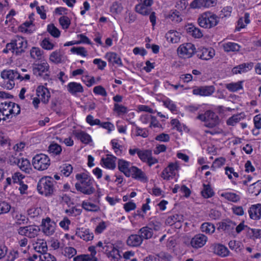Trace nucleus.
Instances as JSON below:
<instances>
[{
	"instance_id": "obj_46",
	"label": "nucleus",
	"mask_w": 261,
	"mask_h": 261,
	"mask_svg": "<svg viewBox=\"0 0 261 261\" xmlns=\"http://www.w3.org/2000/svg\"><path fill=\"white\" fill-rule=\"evenodd\" d=\"M168 17L172 21H174L175 22H179L182 20L181 13L177 10H171Z\"/></svg>"
},
{
	"instance_id": "obj_18",
	"label": "nucleus",
	"mask_w": 261,
	"mask_h": 261,
	"mask_svg": "<svg viewBox=\"0 0 261 261\" xmlns=\"http://www.w3.org/2000/svg\"><path fill=\"white\" fill-rule=\"evenodd\" d=\"M215 54V50L213 48H202L197 51V56L202 60H208L212 58Z\"/></svg>"
},
{
	"instance_id": "obj_36",
	"label": "nucleus",
	"mask_w": 261,
	"mask_h": 261,
	"mask_svg": "<svg viewBox=\"0 0 261 261\" xmlns=\"http://www.w3.org/2000/svg\"><path fill=\"white\" fill-rule=\"evenodd\" d=\"M252 67L251 63H243L233 68L232 72L234 74L241 73L247 71Z\"/></svg>"
},
{
	"instance_id": "obj_50",
	"label": "nucleus",
	"mask_w": 261,
	"mask_h": 261,
	"mask_svg": "<svg viewBox=\"0 0 261 261\" xmlns=\"http://www.w3.org/2000/svg\"><path fill=\"white\" fill-rule=\"evenodd\" d=\"M203 189L201 191V194L203 197L205 198H208L212 197L214 192H213L212 189L211 188L210 185H206L205 184H203Z\"/></svg>"
},
{
	"instance_id": "obj_41",
	"label": "nucleus",
	"mask_w": 261,
	"mask_h": 261,
	"mask_svg": "<svg viewBox=\"0 0 261 261\" xmlns=\"http://www.w3.org/2000/svg\"><path fill=\"white\" fill-rule=\"evenodd\" d=\"M30 55L34 60H39L42 58L43 51L37 47H33L30 50Z\"/></svg>"
},
{
	"instance_id": "obj_44",
	"label": "nucleus",
	"mask_w": 261,
	"mask_h": 261,
	"mask_svg": "<svg viewBox=\"0 0 261 261\" xmlns=\"http://www.w3.org/2000/svg\"><path fill=\"white\" fill-rule=\"evenodd\" d=\"M242 82L231 83L225 85V87L231 92H236L243 88Z\"/></svg>"
},
{
	"instance_id": "obj_52",
	"label": "nucleus",
	"mask_w": 261,
	"mask_h": 261,
	"mask_svg": "<svg viewBox=\"0 0 261 261\" xmlns=\"http://www.w3.org/2000/svg\"><path fill=\"white\" fill-rule=\"evenodd\" d=\"M40 46L46 50H51L55 45L50 42L49 38H45L40 43Z\"/></svg>"
},
{
	"instance_id": "obj_15",
	"label": "nucleus",
	"mask_w": 261,
	"mask_h": 261,
	"mask_svg": "<svg viewBox=\"0 0 261 261\" xmlns=\"http://www.w3.org/2000/svg\"><path fill=\"white\" fill-rule=\"evenodd\" d=\"M36 95L44 103L48 102L50 94L47 88L43 86H38L36 89Z\"/></svg>"
},
{
	"instance_id": "obj_22",
	"label": "nucleus",
	"mask_w": 261,
	"mask_h": 261,
	"mask_svg": "<svg viewBox=\"0 0 261 261\" xmlns=\"http://www.w3.org/2000/svg\"><path fill=\"white\" fill-rule=\"evenodd\" d=\"M76 235L84 241H89L93 239V233L88 228H81L77 229Z\"/></svg>"
},
{
	"instance_id": "obj_45",
	"label": "nucleus",
	"mask_w": 261,
	"mask_h": 261,
	"mask_svg": "<svg viewBox=\"0 0 261 261\" xmlns=\"http://www.w3.org/2000/svg\"><path fill=\"white\" fill-rule=\"evenodd\" d=\"M176 34H178L176 32L171 30L166 34V37L168 41L171 42L172 43H176L179 42V37L176 35Z\"/></svg>"
},
{
	"instance_id": "obj_28",
	"label": "nucleus",
	"mask_w": 261,
	"mask_h": 261,
	"mask_svg": "<svg viewBox=\"0 0 261 261\" xmlns=\"http://www.w3.org/2000/svg\"><path fill=\"white\" fill-rule=\"evenodd\" d=\"M151 151L149 150H141L138 148L132 149V155L137 153L140 159L143 162H146Z\"/></svg>"
},
{
	"instance_id": "obj_37",
	"label": "nucleus",
	"mask_w": 261,
	"mask_h": 261,
	"mask_svg": "<svg viewBox=\"0 0 261 261\" xmlns=\"http://www.w3.org/2000/svg\"><path fill=\"white\" fill-rule=\"evenodd\" d=\"M248 191L254 196H257L261 192V180H258L250 185Z\"/></svg>"
},
{
	"instance_id": "obj_14",
	"label": "nucleus",
	"mask_w": 261,
	"mask_h": 261,
	"mask_svg": "<svg viewBox=\"0 0 261 261\" xmlns=\"http://www.w3.org/2000/svg\"><path fill=\"white\" fill-rule=\"evenodd\" d=\"M207 241V237L201 233L195 235L191 241V246L195 248L203 247Z\"/></svg>"
},
{
	"instance_id": "obj_2",
	"label": "nucleus",
	"mask_w": 261,
	"mask_h": 261,
	"mask_svg": "<svg viewBox=\"0 0 261 261\" xmlns=\"http://www.w3.org/2000/svg\"><path fill=\"white\" fill-rule=\"evenodd\" d=\"M54 179L49 176L41 178L37 184V190L39 193L45 196L53 194L55 190Z\"/></svg>"
},
{
	"instance_id": "obj_23",
	"label": "nucleus",
	"mask_w": 261,
	"mask_h": 261,
	"mask_svg": "<svg viewBox=\"0 0 261 261\" xmlns=\"http://www.w3.org/2000/svg\"><path fill=\"white\" fill-rule=\"evenodd\" d=\"M66 57L60 50H56L50 55L49 60L54 63L59 64L65 61Z\"/></svg>"
},
{
	"instance_id": "obj_49",
	"label": "nucleus",
	"mask_w": 261,
	"mask_h": 261,
	"mask_svg": "<svg viewBox=\"0 0 261 261\" xmlns=\"http://www.w3.org/2000/svg\"><path fill=\"white\" fill-rule=\"evenodd\" d=\"M47 31L55 38H58L60 36V31L54 24H49L47 25Z\"/></svg>"
},
{
	"instance_id": "obj_59",
	"label": "nucleus",
	"mask_w": 261,
	"mask_h": 261,
	"mask_svg": "<svg viewBox=\"0 0 261 261\" xmlns=\"http://www.w3.org/2000/svg\"><path fill=\"white\" fill-rule=\"evenodd\" d=\"M15 218L16 220V223L18 225L26 224L29 221V219L27 218L24 215L22 214L16 215Z\"/></svg>"
},
{
	"instance_id": "obj_61",
	"label": "nucleus",
	"mask_w": 261,
	"mask_h": 261,
	"mask_svg": "<svg viewBox=\"0 0 261 261\" xmlns=\"http://www.w3.org/2000/svg\"><path fill=\"white\" fill-rule=\"evenodd\" d=\"M71 51L83 57H86L87 55V51L83 47H73L71 48Z\"/></svg>"
},
{
	"instance_id": "obj_4",
	"label": "nucleus",
	"mask_w": 261,
	"mask_h": 261,
	"mask_svg": "<svg viewBox=\"0 0 261 261\" xmlns=\"http://www.w3.org/2000/svg\"><path fill=\"white\" fill-rule=\"evenodd\" d=\"M219 21V18L211 12L201 14L198 19L199 25L204 28H211L216 26Z\"/></svg>"
},
{
	"instance_id": "obj_55",
	"label": "nucleus",
	"mask_w": 261,
	"mask_h": 261,
	"mask_svg": "<svg viewBox=\"0 0 261 261\" xmlns=\"http://www.w3.org/2000/svg\"><path fill=\"white\" fill-rule=\"evenodd\" d=\"M10 204L5 201L0 202V215L8 213L11 210Z\"/></svg>"
},
{
	"instance_id": "obj_51",
	"label": "nucleus",
	"mask_w": 261,
	"mask_h": 261,
	"mask_svg": "<svg viewBox=\"0 0 261 261\" xmlns=\"http://www.w3.org/2000/svg\"><path fill=\"white\" fill-rule=\"evenodd\" d=\"M248 229L247 234L250 238L258 239L261 238V229L249 228Z\"/></svg>"
},
{
	"instance_id": "obj_6",
	"label": "nucleus",
	"mask_w": 261,
	"mask_h": 261,
	"mask_svg": "<svg viewBox=\"0 0 261 261\" xmlns=\"http://www.w3.org/2000/svg\"><path fill=\"white\" fill-rule=\"evenodd\" d=\"M16 70L5 69L1 72V76L5 82L4 87L7 89L11 90L15 86L14 80H16Z\"/></svg>"
},
{
	"instance_id": "obj_26",
	"label": "nucleus",
	"mask_w": 261,
	"mask_h": 261,
	"mask_svg": "<svg viewBox=\"0 0 261 261\" xmlns=\"http://www.w3.org/2000/svg\"><path fill=\"white\" fill-rule=\"evenodd\" d=\"M184 221V216L182 215L179 214H175L173 215L169 216L166 220V224L172 225L174 224H176V223H178L179 224H177V226L178 227H180L181 225L180 223Z\"/></svg>"
},
{
	"instance_id": "obj_60",
	"label": "nucleus",
	"mask_w": 261,
	"mask_h": 261,
	"mask_svg": "<svg viewBox=\"0 0 261 261\" xmlns=\"http://www.w3.org/2000/svg\"><path fill=\"white\" fill-rule=\"evenodd\" d=\"M0 144L2 146H9L10 145L9 138L2 132H0Z\"/></svg>"
},
{
	"instance_id": "obj_3",
	"label": "nucleus",
	"mask_w": 261,
	"mask_h": 261,
	"mask_svg": "<svg viewBox=\"0 0 261 261\" xmlns=\"http://www.w3.org/2000/svg\"><path fill=\"white\" fill-rule=\"evenodd\" d=\"M197 119L204 122V126L213 128L220 123L219 118L217 114L211 110H207L204 114H199Z\"/></svg>"
},
{
	"instance_id": "obj_43",
	"label": "nucleus",
	"mask_w": 261,
	"mask_h": 261,
	"mask_svg": "<svg viewBox=\"0 0 261 261\" xmlns=\"http://www.w3.org/2000/svg\"><path fill=\"white\" fill-rule=\"evenodd\" d=\"M201 231L203 232L211 234L214 232L215 227L212 223L205 222L201 225Z\"/></svg>"
},
{
	"instance_id": "obj_38",
	"label": "nucleus",
	"mask_w": 261,
	"mask_h": 261,
	"mask_svg": "<svg viewBox=\"0 0 261 261\" xmlns=\"http://www.w3.org/2000/svg\"><path fill=\"white\" fill-rule=\"evenodd\" d=\"M62 151V147L59 144L55 142L50 143L48 148V151L53 155H60Z\"/></svg>"
},
{
	"instance_id": "obj_21",
	"label": "nucleus",
	"mask_w": 261,
	"mask_h": 261,
	"mask_svg": "<svg viewBox=\"0 0 261 261\" xmlns=\"http://www.w3.org/2000/svg\"><path fill=\"white\" fill-rule=\"evenodd\" d=\"M249 217L253 220H259L261 218V204L251 205L248 210Z\"/></svg>"
},
{
	"instance_id": "obj_24",
	"label": "nucleus",
	"mask_w": 261,
	"mask_h": 261,
	"mask_svg": "<svg viewBox=\"0 0 261 261\" xmlns=\"http://www.w3.org/2000/svg\"><path fill=\"white\" fill-rule=\"evenodd\" d=\"M213 252L215 254L221 256L226 257L229 255V251L226 247L221 244H214L212 246Z\"/></svg>"
},
{
	"instance_id": "obj_9",
	"label": "nucleus",
	"mask_w": 261,
	"mask_h": 261,
	"mask_svg": "<svg viewBox=\"0 0 261 261\" xmlns=\"http://www.w3.org/2000/svg\"><path fill=\"white\" fill-rule=\"evenodd\" d=\"M43 232L47 236H52L55 232L56 224L50 218L43 219L41 222Z\"/></svg>"
},
{
	"instance_id": "obj_62",
	"label": "nucleus",
	"mask_w": 261,
	"mask_h": 261,
	"mask_svg": "<svg viewBox=\"0 0 261 261\" xmlns=\"http://www.w3.org/2000/svg\"><path fill=\"white\" fill-rule=\"evenodd\" d=\"M143 239L140 235L132 234V246H138L142 242Z\"/></svg>"
},
{
	"instance_id": "obj_47",
	"label": "nucleus",
	"mask_w": 261,
	"mask_h": 261,
	"mask_svg": "<svg viewBox=\"0 0 261 261\" xmlns=\"http://www.w3.org/2000/svg\"><path fill=\"white\" fill-rule=\"evenodd\" d=\"M140 236L142 239H148L152 236V231L148 227H144L140 229Z\"/></svg>"
},
{
	"instance_id": "obj_53",
	"label": "nucleus",
	"mask_w": 261,
	"mask_h": 261,
	"mask_svg": "<svg viewBox=\"0 0 261 261\" xmlns=\"http://www.w3.org/2000/svg\"><path fill=\"white\" fill-rule=\"evenodd\" d=\"M61 172L65 176H68L72 172L73 168L70 164H64L60 167Z\"/></svg>"
},
{
	"instance_id": "obj_58",
	"label": "nucleus",
	"mask_w": 261,
	"mask_h": 261,
	"mask_svg": "<svg viewBox=\"0 0 261 261\" xmlns=\"http://www.w3.org/2000/svg\"><path fill=\"white\" fill-rule=\"evenodd\" d=\"M82 209L78 208L76 207H72L65 210V213L69 216H76L80 215L82 213Z\"/></svg>"
},
{
	"instance_id": "obj_54",
	"label": "nucleus",
	"mask_w": 261,
	"mask_h": 261,
	"mask_svg": "<svg viewBox=\"0 0 261 261\" xmlns=\"http://www.w3.org/2000/svg\"><path fill=\"white\" fill-rule=\"evenodd\" d=\"M59 23L64 29H67L70 24V19L66 16H63L59 18Z\"/></svg>"
},
{
	"instance_id": "obj_48",
	"label": "nucleus",
	"mask_w": 261,
	"mask_h": 261,
	"mask_svg": "<svg viewBox=\"0 0 261 261\" xmlns=\"http://www.w3.org/2000/svg\"><path fill=\"white\" fill-rule=\"evenodd\" d=\"M136 11L143 15H147L150 14L151 9L148 7H146L144 5L138 4L135 7Z\"/></svg>"
},
{
	"instance_id": "obj_11",
	"label": "nucleus",
	"mask_w": 261,
	"mask_h": 261,
	"mask_svg": "<svg viewBox=\"0 0 261 261\" xmlns=\"http://www.w3.org/2000/svg\"><path fill=\"white\" fill-rule=\"evenodd\" d=\"M13 42L15 49V55H19L25 51L28 45V42L25 39L17 36L13 39Z\"/></svg>"
},
{
	"instance_id": "obj_33",
	"label": "nucleus",
	"mask_w": 261,
	"mask_h": 261,
	"mask_svg": "<svg viewBox=\"0 0 261 261\" xmlns=\"http://www.w3.org/2000/svg\"><path fill=\"white\" fill-rule=\"evenodd\" d=\"M106 58L109 63L113 65H121V61L119 56L115 53H108L106 55Z\"/></svg>"
},
{
	"instance_id": "obj_42",
	"label": "nucleus",
	"mask_w": 261,
	"mask_h": 261,
	"mask_svg": "<svg viewBox=\"0 0 261 261\" xmlns=\"http://www.w3.org/2000/svg\"><path fill=\"white\" fill-rule=\"evenodd\" d=\"M221 196L233 202H237L240 200V197L239 195L231 192L223 193L221 194Z\"/></svg>"
},
{
	"instance_id": "obj_7",
	"label": "nucleus",
	"mask_w": 261,
	"mask_h": 261,
	"mask_svg": "<svg viewBox=\"0 0 261 261\" xmlns=\"http://www.w3.org/2000/svg\"><path fill=\"white\" fill-rule=\"evenodd\" d=\"M195 52L196 48L191 43L181 44L177 48L178 54L184 58H191Z\"/></svg>"
},
{
	"instance_id": "obj_27",
	"label": "nucleus",
	"mask_w": 261,
	"mask_h": 261,
	"mask_svg": "<svg viewBox=\"0 0 261 261\" xmlns=\"http://www.w3.org/2000/svg\"><path fill=\"white\" fill-rule=\"evenodd\" d=\"M68 91L72 95H75L77 93H82L84 89L82 85L76 82H70L67 86Z\"/></svg>"
},
{
	"instance_id": "obj_12",
	"label": "nucleus",
	"mask_w": 261,
	"mask_h": 261,
	"mask_svg": "<svg viewBox=\"0 0 261 261\" xmlns=\"http://www.w3.org/2000/svg\"><path fill=\"white\" fill-rule=\"evenodd\" d=\"M215 88L213 86H206L196 87L193 90V94L202 96L211 95L215 91Z\"/></svg>"
},
{
	"instance_id": "obj_35",
	"label": "nucleus",
	"mask_w": 261,
	"mask_h": 261,
	"mask_svg": "<svg viewBox=\"0 0 261 261\" xmlns=\"http://www.w3.org/2000/svg\"><path fill=\"white\" fill-rule=\"evenodd\" d=\"M250 23L249 14L245 13L244 17H241L238 21V26L236 30L240 31L241 29L245 28L246 25Z\"/></svg>"
},
{
	"instance_id": "obj_39",
	"label": "nucleus",
	"mask_w": 261,
	"mask_h": 261,
	"mask_svg": "<svg viewBox=\"0 0 261 261\" xmlns=\"http://www.w3.org/2000/svg\"><path fill=\"white\" fill-rule=\"evenodd\" d=\"M82 206L85 210L89 212H96L100 210V207L98 205L85 201L82 202Z\"/></svg>"
},
{
	"instance_id": "obj_5",
	"label": "nucleus",
	"mask_w": 261,
	"mask_h": 261,
	"mask_svg": "<svg viewBox=\"0 0 261 261\" xmlns=\"http://www.w3.org/2000/svg\"><path fill=\"white\" fill-rule=\"evenodd\" d=\"M32 164L35 169L43 171L47 169L50 166V160L47 155L40 153L33 158Z\"/></svg>"
},
{
	"instance_id": "obj_40",
	"label": "nucleus",
	"mask_w": 261,
	"mask_h": 261,
	"mask_svg": "<svg viewBox=\"0 0 261 261\" xmlns=\"http://www.w3.org/2000/svg\"><path fill=\"white\" fill-rule=\"evenodd\" d=\"M26 72H27V69L23 68L16 70V80L20 81H29L30 79V75L28 73H25Z\"/></svg>"
},
{
	"instance_id": "obj_32",
	"label": "nucleus",
	"mask_w": 261,
	"mask_h": 261,
	"mask_svg": "<svg viewBox=\"0 0 261 261\" xmlns=\"http://www.w3.org/2000/svg\"><path fill=\"white\" fill-rule=\"evenodd\" d=\"M128 162L123 160H119L118 165V169L127 177L130 176V171L128 169Z\"/></svg>"
},
{
	"instance_id": "obj_17",
	"label": "nucleus",
	"mask_w": 261,
	"mask_h": 261,
	"mask_svg": "<svg viewBox=\"0 0 261 261\" xmlns=\"http://www.w3.org/2000/svg\"><path fill=\"white\" fill-rule=\"evenodd\" d=\"M12 102L4 101L0 103V113L4 116L1 120H6L9 118L11 115V106Z\"/></svg>"
},
{
	"instance_id": "obj_10",
	"label": "nucleus",
	"mask_w": 261,
	"mask_h": 261,
	"mask_svg": "<svg viewBox=\"0 0 261 261\" xmlns=\"http://www.w3.org/2000/svg\"><path fill=\"white\" fill-rule=\"evenodd\" d=\"M49 69V65L46 62H44L40 64H34L33 67V72L34 74L36 76H43V79L47 80L48 79L49 75L48 74L45 73L43 74L48 71Z\"/></svg>"
},
{
	"instance_id": "obj_20",
	"label": "nucleus",
	"mask_w": 261,
	"mask_h": 261,
	"mask_svg": "<svg viewBox=\"0 0 261 261\" xmlns=\"http://www.w3.org/2000/svg\"><path fill=\"white\" fill-rule=\"evenodd\" d=\"M177 165L170 163L167 167L165 168L162 172L161 177L165 180H169L170 177L175 174V171L177 168Z\"/></svg>"
},
{
	"instance_id": "obj_31",
	"label": "nucleus",
	"mask_w": 261,
	"mask_h": 261,
	"mask_svg": "<svg viewBox=\"0 0 261 261\" xmlns=\"http://www.w3.org/2000/svg\"><path fill=\"white\" fill-rule=\"evenodd\" d=\"M245 117V115L243 113L233 115L227 119L226 124L228 125L234 126L236 123L244 119Z\"/></svg>"
},
{
	"instance_id": "obj_8",
	"label": "nucleus",
	"mask_w": 261,
	"mask_h": 261,
	"mask_svg": "<svg viewBox=\"0 0 261 261\" xmlns=\"http://www.w3.org/2000/svg\"><path fill=\"white\" fill-rule=\"evenodd\" d=\"M40 230L38 226L32 225L20 227L17 231L20 235L24 236L30 238H34L38 236Z\"/></svg>"
},
{
	"instance_id": "obj_30",
	"label": "nucleus",
	"mask_w": 261,
	"mask_h": 261,
	"mask_svg": "<svg viewBox=\"0 0 261 261\" xmlns=\"http://www.w3.org/2000/svg\"><path fill=\"white\" fill-rule=\"evenodd\" d=\"M222 46L224 50L227 53L238 51L241 47L238 44L231 42L223 43Z\"/></svg>"
},
{
	"instance_id": "obj_29",
	"label": "nucleus",
	"mask_w": 261,
	"mask_h": 261,
	"mask_svg": "<svg viewBox=\"0 0 261 261\" xmlns=\"http://www.w3.org/2000/svg\"><path fill=\"white\" fill-rule=\"evenodd\" d=\"M18 166L26 173L30 174L32 171V168L29 160L27 159L21 158L20 161H18Z\"/></svg>"
},
{
	"instance_id": "obj_63",
	"label": "nucleus",
	"mask_w": 261,
	"mask_h": 261,
	"mask_svg": "<svg viewBox=\"0 0 261 261\" xmlns=\"http://www.w3.org/2000/svg\"><path fill=\"white\" fill-rule=\"evenodd\" d=\"M232 11V7L230 6H227L224 7L221 11L220 14V17H219L223 18L224 17H227L230 16Z\"/></svg>"
},
{
	"instance_id": "obj_64",
	"label": "nucleus",
	"mask_w": 261,
	"mask_h": 261,
	"mask_svg": "<svg viewBox=\"0 0 261 261\" xmlns=\"http://www.w3.org/2000/svg\"><path fill=\"white\" fill-rule=\"evenodd\" d=\"M40 258L41 261H56V258L54 255L47 252L41 255Z\"/></svg>"
},
{
	"instance_id": "obj_57",
	"label": "nucleus",
	"mask_w": 261,
	"mask_h": 261,
	"mask_svg": "<svg viewBox=\"0 0 261 261\" xmlns=\"http://www.w3.org/2000/svg\"><path fill=\"white\" fill-rule=\"evenodd\" d=\"M188 3L186 0H178L177 1L175 7L176 10L180 13L184 11L188 6Z\"/></svg>"
},
{
	"instance_id": "obj_16",
	"label": "nucleus",
	"mask_w": 261,
	"mask_h": 261,
	"mask_svg": "<svg viewBox=\"0 0 261 261\" xmlns=\"http://www.w3.org/2000/svg\"><path fill=\"white\" fill-rule=\"evenodd\" d=\"M216 4V0H194L191 4L192 8L200 9L214 6Z\"/></svg>"
},
{
	"instance_id": "obj_13",
	"label": "nucleus",
	"mask_w": 261,
	"mask_h": 261,
	"mask_svg": "<svg viewBox=\"0 0 261 261\" xmlns=\"http://www.w3.org/2000/svg\"><path fill=\"white\" fill-rule=\"evenodd\" d=\"M132 177L142 182H147L148 177L145 173L139 168L132 166Z\"/></svg>"
},
{
	"instance_id": "obj_25",
	"label": "nucleus",
	"mask_w": 261,
	"mask_h": 261,
	"mask_svg": "<svg viewBox=\"0 0 261 261\" xmlns=\"http://www.w3.org/2000/svg\"><path fill=\"white\" fill-rule=\"evenodd\" d=\"M218 229L230 232L233 230L236 227V224L234 222L228 220L219 223Z\"/></svg>"
},
{
	"instance_id": "obj_1",
	"label": "nucleus",
	"mask_w": 261,
	"mask_h": 261,
	"mask_svg": "<svg viewBox=\"0 0 261 261\" xmlns=\"http://www.w3.org/2000/svg\"><path fill=\"white\" fill-rule=\"evenodd\" d=\"M76 178L79 181L75 184V188L77 191L84 194L90 195L95 191L93 187V180L85 173L77 174Z\"/></svg>"
},
{
	"instance_id": "obj_19",
	"label": "nucleus",
	"mask_w": 261,
	"mask_h": 261,
	"mask_svg": "<svg viewBox=\"0 0 261 261\" xmlns=\"http://www.w3.org/2000/svg\"><path fill=\"white\" fill-rule=\"evenodd\" d=\"M116 159L113 155L108 154L106 158H102L101 159L100 164L107 168L114 169L116 167Z\"/></svg>"
},
{
	"instance_id": "obj_56",
	"label": "nucleus",
	"mask_w": 261,
	"mask_h": 261,
	"mask_svg": "<svg viewBox=\"0 0 261 261\" xmlns=\"http://www.w3.org/2000/svg\"><path fill=\"white\" fill-rule=\"evenodd\" d=\"M28 240L24 238L19 241V245L20 247V250L23 253H26L29 249V246H27Z\"/></svg>"
},
{
	"instance_id": "obj_34",
	"label": "nucleus",
	"mask_w": 261,
	"mask_h": 261,
	"mask_svg": "<svg viewBox=\"0 0 261 261\" xmlns=\"http://www.w3.org/2000/svg\"><path fill=\"white\" fill-rule=\"evenodd\" d=\"M74 134L83 143L88 144L92 141L90 136L85 132H75Z\"/></svg>"
}]
</instances>
